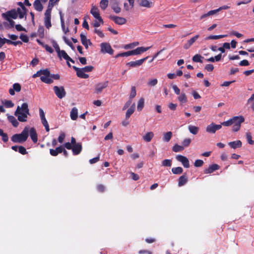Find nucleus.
<instances>
[{
	"instance_id": "nucleus-1",
	"label": "nucleus",
	"mask_w": 254,
	"mask_h": 254,
	"mask_svg": "<svg viewBox=\"0 0 254 254\" xmlns=\"http://www.w3.org/2000/svg\"><path fill=\"white\" fill-rule=\"evenodd\" d=\"M14 115L17 117V120L19 122H27L28 115H30L28 104L27 103H23L21 107L18 106L14 112Z\"/></svg>"
},
{
	"instance_id": "nucleus-2",
	"label": "nucleus",
	"mask_w": 254,
	"mask_h": 254,
	"mask_svg": "<svg viewBox=\"0 0 254 254\" xmlns=\"http://www.w3.org/2000/svg\"><path fill=\"white\" fill-rule=\"evenodd\" d=\"M50 70L48 68L41 69L32 75L33 78L40 76L41 80L46 84H50L53 82V80L49 78Z\"/></svg>"
},
{
	"instance_id": "nucleus-3",
	"label": "nucleus",
	"mask_w": 254,
	"mask_h": 254,
	"mask_svg": "<svg viewBox=\"0 0 254 254\" xmlns=\"http://www.w3.org/2000/svg\"><path fill=\"white\" fill-rule=\"evenodd\" d=\"M29 128L25 127L22 131L19 134H15L11 138L12 141L15 143H23L28 137Z\"/></svg>"
},
{
	"instance_id": "nucleus-4",
	"label": "nucleus",
	"mask_w": 254,
	"mask_h": 254,
	"mask_svg": "<svg viewBox=\"0 0 254 254\" xmlns=\"http://www.w3.org/2000/svg\"><path fill=\"white\" fill-rule=\"evenodd\" d=\"M232 130L234 132L238 131L241 126L242 123L245 121V118L242 116H235L232 118Z\"/></svg>"
},
{
	"instance_id": "nucleus-5",
	"label": "nucleus",
	"mask_w": 254,
	"mask_h": 254,
	"mask_svg": "<svg viewBox=\"0 0 254 254\" xmlns=\"http://www.w3.org/2000/svg\"><path fill=\"white\" fill-rule=\"evenodd\" d=\"M1 16L5 20H8L9 19H15L17 18V12L15 9H12L5 13H2Z\"/></svg>"
},
{
	"instance_id": "nucleus-6",
	"label": "nucleus",
	"mask_w": 254,
	"mask_h": 254,
	"mask_svg": "<svg viewBox=\"0 0 254 254\" xmlns=\"http://www.w3.org/2000/svg\"><path fill=\"white\" fill-rule=\"evenodd\" d=\"M53 90L56 96L60 99L63 98L66 95V91L64 87L62 86L60 87L54 86Z\"/></svg>"
},
{
	"instance_id": "nucleus-7",
	"label": "nucleus",
	"mask_w": 254,
	"mask_h": 254,
	"mask_svg": "<svg viewBox=\"0 0 254 254\" xmlns=\"http://www.w3.org/2000/svg\"><path fill=\"white\" fill-rule=\"evenodd\" d=\"M90 13L94 16V18L98 19L102 24H103V20L100 15L99 9L97 6L94 5H92V7L90 10Z\"/></svg>"
},
{
	"instance_id": "nucleus-8",
	"label": "nucleus",
	"mask_w": 254,
	"mask_h": 254,
	"mask_svg": "<svg viewBox=\"0 0 254 254\" xmlns=\"http://www.w3.org/2000/svg\"><path fill=\"white\" fill-rule=\"evenodd\" d=\"M101 52L103 53H108L110 55L113 54L114 50L111 45L107 43H102L101 44Z\"/></svg>"
},
{
	"instance_id": "nucleus-9",
	"label": "nucleus",
	"mask_w": 254,
	"mask_h": 254,
	"mask_svg": "<svg viewBox=\"0 0 254 254\" xmlns=\"http://www.w3.org/2000/svg\"><path fill=\"white\" fill-rule=\"evenodd\" d=\"M176 158L177 161L182 163L185 168H188L190 167L189 159L186 156L182 155H178L176 156Z\"/></svg>"
},
{
	"instance_id": "nucleus-10",
	"label": "nucleus",
	"mask_w": 254,
	"mask_h": 254,
	"mask_svg": "<svg viewBox=\"0 0 254 254\" xmlns=\"http://www.w3.org/2000/svg\"><path fill=\"white\" fill-rule=\"evenodd\" d=\"M108 86V81H104L97 84L95 86V93L96 94L101 93L103 90L106 88Z\"/></svg>"
},
{
	"instance_id": "nucleus-11",
	"label": "nucleus",
	"mask_w": 254,
	"mask_h": 254,
	"mask_svg": "<svg viewBox=\"0 0 254 254\" xmlns=\"http://www.w3.org/2000/svg\"><path fill=\"white\" fill-rule=\"evenodd\" d=\"M72 68L76 71V75L78 77L84 79L88 78L89 75L86 74L84 71L81 69V68H79L75 66H73Z\"/></svg>"
},
{
	"instance_id": "nucleus-12",
	"label": "nucleus",
	"mask_w": 254,
	"mask_h": 254,
	"mask_svg": "<svg viewBox=\"0 0 254 254\" xmlns=\"http://www.w3.org/2000/svg\"><path fill=\"white\" fill-rule=\"evenodd\" d=\"M110 18L114 21L115 23L119 25H123L126 23L127 20L124 17H119L117 16L111 15Z\"/></svg>"
},
{
	"instance_id": "nucleus-13",
	"label": "nucleus",
	"mask_w": 254,
	"mask_h": 254,
	"mask_svg": "<svg viewBox=\"0 0 254 254\" xmlns=\"http://www.w3.org/2000/svg\"><path fill=\"white\" fill-rule=\"evenodd\" d=\"M80 37L81 43L86 49H88V44L89 45H92V43L91 42L90 40L89 39H87L86 36L83 34H81L80 35Z\"/></svg>"
},
{
	"instance_id": "nucleus-14",
	"label": "nucleus",
	"mask_w": 254,
	"mask_h": 254,
	"mask_svg": "<svg viewBox=\"0 0 254 254\" xmlns=\"http://www.w3.org/2000/svg\"><path fill=\"white\" fill-rule=\"evenodd\" d=\"M82 147L81 143H77V144L72 145V151L73 154L77 155L79 154L82 150Z\"/></svg>"
},
{
	"instance_id": "nucleus-15",
	"label": "nucleus",
	"mask_w": 254,
	"mask_h": 254,
	"mask_svg": "<svg viewBox=\"0 0 254 254\" xmlns=\"http://www.w3.org/2000/svg\"><path fill=\"white\" fill-rule=\"evenodd\" d=\"M64 149V146L63 145H61L57 147L55 149H50V153L53 156H56L59 153L63 152Z\"/></svg>"
},
{
	"instance_id": "nucleus-16",
	"label": "nucleus",
	"mask_w": 254,
	"mask_h": 254,
	"mask_svg": "<svg viewBox=\"0 0 254 254\" xmlns=\"http://www.w3.org/2000/svg\"><path fill=\"white\" fill-rule=\"evenodd\" d=\"M220 166L216 164H212L210 165L208 168L204 169V173L205 174H211L216 170L219 169Z\"/></svg>"
},
{
	"instance_id": "nucleus-17",
	"label": "nucleus",
	"mask_w": 254,
	"mask_h": 254,
	"mask_svg": "<svg viewBox=\"0 0 254 254\" xmlns=\"http://www.w3.org/2000/svg\"><path fill=\"white\" fill-rule=\"evenodd\" d=\"M199 38V35H196L194 37H192L189 40L187 41V42L184 44V48L185 49H188Z\"/></svg>"
},
{
	"instance_id": "nucleus-18",
	"label": "nucleus",
	"mask_w": 254,
	"mask_h": 254,
	"mask_svg": "<svg viewBox=\"0 0 254 254\" xmlns=\"http://www.w3.org/2000/svg\"><path fill=\"white\" fill-rule=\"evenodd\" d=\"M12 87L13 88H10L9 90V93L11 95H14L15 91L19 92L21 90V85L18 83H14Z\"/></svg>"
},
{
	"instance_id": "nucleus-19",
	"label": "nucleus",
	"mask_w": 254,
	"mask_h": 254,
	"mask_svg": "<svg viewBox=\"0 0 254 254\" xmlns=\"http://www.w3.org/2000/svg\"><path fill=\"white\" fill-rule=\"evenodd\" d=\"M188 179L186 173L180 177L178 180V186L182 187L185 185L188 182Z\"/></svg>"
},
{
	"instance_id": "nucleus-20",
	"label": "nucleus",
	"mask_w": 254,
	"mask_h": 254,
	"mask_svg": "<svg viewBox=\"0 0 254 254\" xmlns=\"http://www.w3.org/2000/svg\"><path fill=\"white\" fill-rule=\"evenodd\" d=\"M30 136L34 143H36L37 142V134L36 129L34 127H32L30 129Z\"/></svg>"
},
{
	"instance_id": "nucleus-21",
	"label": "nucleus",
	"mask_w": 254,
	"mask_h": 254,
	"mask_svg": "<svg viewBox=\"0 0 254 254\" xmlns=\"http://www.w3.org/2000/svg\"><path fill=\"white\" fill-rule=\"evenodd\" d=\"M228 145L232 148L236 149L237 148H240L241 147H242V143L241 140H238L236 141L230 142L228 143Z\"/></svg>"
},
{
	"instance_id": "nucleus-22",
	"label": "nucleus",
	"mask_w": 254,
	"mask_h": 254,
	"mask_svg": "<svg viewBox=\"0 0 254 254\" xmlns=\"http://www.w3.org/2000/svg\"><path fill=\"white\" fill-rule=\"evenodd\" d=\"M143 64V59L136 61H131L127 64V65L129 67H136L137 66H139Z\"/></svg>"
},
{
	"instance_id": "nucleus-23",
	"label": "nucleus",
	"mask_w": 254,
	"mask_h": 254,
	"mask_svg": "<svg viewBox=\"0 0 254 254\" xmlns=\"http://www.w3.org/2000/svg\"><path fill=\"white\" fill-rule=\"evenodd\" d=\"M33 6L35 9L38 11H41L43 9V6L40 0H35Z\"/></svg>"
},
{
	"instance_id": "nucleus-24",
	"label": "nucleus",
	"mask_w": 254,
	"mask_h": 254,
	"mask_svg": "<svg viewBox=\"0 0 254 254\" xmlns=\"http://www.w3.org/2000/svg\"><path fill=\"white\" fill-rule=\"evenodd\" d=\"M51 18V15L45 14L44 24L45 27L48 29H49L52 26Z\"/></svg>"
},
{
	"instance_id": "nucleus-25",
	"label": "nucleus",
	"mask_w": 254,
	"mask_h": 254,
	"mask_svg": "<svg viewBox=\"0 0 254 254\" xmlns=\"http://www.w3.org/2000/svg\"><path fill=\"white\" fill-rule=\"evenodd\" d=\"M143 53V47H138L136 49L129 51V56L132 55H137Z\"/></svg>"
},
{
	"instance_id": "nucleus-26",
	"label": "nucleus",
	"mask_w": 254,
	"mask_h": 254,
	"mask_svg": "<svg viewBox=\"0 0 254 254\" xmlns=\"http://www.w3.org/2000/svg\"><path fill=\"white\" fill-rule=\"evenodd\" d=\"M39 115L43 125L44 126L48 124V123L45 118L44 112L41 108L39 109Z\"/></svg>"
},
{
	"instance_id": "nucleus-27",
	"label": "nucleus",
	"mask_w": 254,
	"mask_h": 254,
	"mask_svg": "<svg viewBox=\"0 0 254 254\" xmlns=\"http://www.w3.org/2000/svg\"><path fill=\"white\" fill-rule=\"evenodd\" d=\"M215 124L213 123L207 126L206 128V131L207 132L214 133L216 131Z\"/></svg>"
},
{
	"instance_id": "nucleus-28",
	"label": "nucleus",
	"mask_w": 254,
	"mask_h": 254,
	"mask_svg": "<svg viewBox=\"0 0 254 254\" xmlns=\"http://www.w3.org/2000/svg\"><path fill=\"white\" fill-rule=\"evenodd\" d=\"M70 116L71 119L74 121L76 120L78 117V110L76 108L73 107L70 111Z\"/></svg>"
},
{
	"instance_id": "nucleus-29",
	"label": "nucleus",
	"mask_w": 254,
	"mask_h": 254,
	"mask_svg": "<svg viewBox=\"0 0 254 254\" xmlns=\"http://www.w3.org/2000/svg\"><path fill=\"white\" fill-rule=\"evenodd\" d=\"M16 11L17 12V16L18 15L19 18L20 19H22L24 17H25V18H26L25 15L27 12V9L23 10L22 9L18 7Z\"/></svg>"
},
{
	"instance_id": "nucleus-30",
	"label": "nucleus",
	"mask_w": 254,
	"mask_h": 254,
	"mask_svg": "<svg viewBox=\"0 0 254 254\" xmlns=\"http://www.w3.org/2000/svg\"><path fill=\"white\" fill-rule=\"evenodd\" d=\"M7 118L9 122L12 124L14 127H16L18 126L19 123L14 117L13 116H9Z\"/></svg>"
},
{
	"instance_id": "nucleus-31",
	"label": "nucleus",
	"mask_w": 254,
	"mask_h": 254,
	"mask_svg": "<svg viewBox=\"0 0 254 254\" xmlns=\"http://www.w3.org/2000/svg\"><path fill=\"white\" fill-rule=\"evenodd\" d=\"M227 35H210L205 38L206 40H217L222 38L227 37Z\"/></svg>"
},
{
	"instance_id": "nucleus-32",
	"label": "nucleus",
	"mask_w": 254,
	"mask_h": 254,
	"mask_svg": "<svg viewBox=\"0 0 254 254\" xmlns=\"http://www.w3.org/2000/svg\"><path fill=\"white\" fill-rule=\"evenodd\" d=\"M154 133L153 132H148L144 135V140L146 142H150L152 138L154 137Z\"/></svg>"
},
{
	"instance_id": "nucleus-33",
	"label": "nucleus",
	"mask_w": 254,
	"mask_h": 254,
	"mask_svg": "<svg viewBox=\"0 0 254 254\" xmlns=\"http://www.w3.org/2000/svg\"><path fill=\"white\" fill-rule=\"evenodd\" d=\"M57 54L58 57L61 60L62 59V58L64 59L65 60H66L69 57V56L64 50H61L60 52Z\"/></svg>"
},
{
	"instance_id": "nucleus-34",
	"label": "nucleus",
	"mask_w": 254,
	"mask_h": 254,
	"mask_svg": "<svg viewBox=\"0 0 254 254\" xmlns=\"http://www.w3.org/2000/svg\"><path fill=\"white\" fill-rule=\"evenodd\" d=\"M135 105L133 104L127 111L126 119H128L134 111Z\"/></svg>"
},
{
	"instance_id": "nucleus-35",
	"label": "nucleus",
	"mask_w": 254,
	"mask_h": 254,
	"mask_svg": "<svg viewBox=\"0 0 254 254\" xmlns=\"http://www.w3.org/2000/svg\"><path fill=\"white\" fill-rule=\"evenodd\" d=\"M203 57L199 54L195 55L192 58V60L195 63H202V59Z\"/></svg>"
},
{
	"instance_id": "nucleus-36",
	"label": "nucleus",
	"mask_w": 254,
	"mask_h": 254,
	"mask_svg": "<svg viewBox=\"0 0 254 254\" xmlns=\"http://www.w3.org/2000/svg\"><path fill=\"white\" fill-rule=\"evenodd\" d=\"M172 136V132L171 131H168L164 133L163 139L165 142H169Z\"/></svg>"
},
{
	"instance_id": "nucleus-37",
	"label": "nucleus",
	"mask_w": 254,
	"mask_h": 254,
	"mask_svg": "<svg viewBox=\"0 0 254 254\" xmlns=\"http://www.w3.org/2000/svg\"><path fill=\"white\" fill-rule=\"evenodd\" d=\"M188 128L190 132L194 135L196 134L199 130V128L194 126H189Z\"/></svg>"
},
{
	"instance_id": "nucleus-38",
	"label": "nucleus",
	"mask_w": 254,
	"mask_h": 254,
	"mask_svg": "<svg viewBox=\"0 0 254 254\" xmlns=\"http://www.w3.org/2000/svg\"><path fill=\"white\" fill-rule=\"evenodd\" d=\"M172 172L174 174H181L183 172V169L181 167H174L172 169Z\"/></svg>"
},
{
	"instance_id": "nucleus-39",
	"label": "nucleus",
	"mask_w": 254,
	"mask_h": 254,
	"mask_svg": "<svg viewBox=\"0 0 254 254\" xmlns=\"http://www.w3.org/2000/svg\"><path fill=\"white\" fill-rule=\"evenodd\" d=\"M184 149V146L176 144L173 147L172 150L175 152H178Z\"/></svg>"
},
{
	"instance_id": "nucleus-40",
	"label": "nucleus",
	"mask_w": 254,
	"mask_h": 254,
	"mask_svg": "<svg viewBox=\"0 0 254 254\" xmlns=\"http://www.w3.org/2000/svg\"><path fill=\"white\" fill-rule=\"evenodd\" d=\"M246 139L249 144L251 145L254 144V140H252V136L251 133L247 132L246 134Z\"/></svg>"
},
{
	"instance_id": "nucleus-41",
	"label": "nucleus",
	"mask_w": 254,
	"mask_h": 254,
	"mask_svg": "<svg viewBox=\"0 0 254 254\" xmlns=\"http://www.w3.org/2000/svg\"><path fill=\"white\" fill-rule=\"evenodd\" d=\"M108 0H101L100 2V6L102 10H105L108 5Z\"/></svg>"
},
{
	"instance_id": "nucleus-42",
	"label": "nucleus",
	"mask_w": 254,
	"mask_h": 254,
	"mask_svg": "<svg viewBox=\"0 0 254 254\" xmlns=\"http://www.w3.org/2000/svg\"><path fill=\"white\" fill-rule=\"evenodd\" d=\"M178 100L182 103H185L187 102V98L185 93H182L178 97Z\"/></svg>"
},
{
	"instance_id": "nucleus-43",
	"label": "nucleus",
	"mask_w": 254,
	"mask_h": 254,
	"mask_svg": "<svg viewBox=\"0 0 254 254\" xmlns=\"http://www.w3.org/2000/svg\"><path fill=\"white\" fill-rule=\"evenodd\" d=\"M6 20L9 22V24L6 22H4L3 25L5 26H7L8 28H13L14 26L15 22L12 19H9L8 20Z\"/></svg>"
},
{
	"instance_id": "nucleus-44",
	"label": "nucleus",
	"mask_w": 254,
	"mask_h": 254,
	"mask_svg": "<svg viewBox=\"0 0 254 254\" xmlns=\"http://www.w3.org/2000/svg\"><path fill=\"white\" fill-rule=\"evenodd\" d=\"M37 33L40 38H43L44 36V28L42 26H40L38 27Z\"/></svg>"
},
{
	"instance_id": "nucleus-45",
	"label": "nucleus",
	"mask_w": 254,
	"mask_h": 254,
	"mask_svg": "<svg viewBox=\"0 0 254 254\" xmlns=\"http://www.w3.org/2000/svg\"><path fill=\"white\" fill-rule=\"evenodd\" d=\"M162 165L165 167H171L172 160L170 159H165L162 162Z\"/></svg>"
},
{
	"instance_id": "nucleus-46",
	"label": "nucleus",
	"mask_w": 254,
	"mask_h": 254,
	"mask_svg": "<svg viewBox=\"0 0 254 254\" xmlns=\"http://www.w3.org/2000/svg\"><path fill=\"white\" fill-rule=\"evenodd\" d=\"M191 140L190 138H186L182 142V146H184V148L188 147Z\"/></svg>"
},
{
	"instance_id": "nucleus-47",
	"label": "nucleus",
	"mask_w": 254,
	"mask_h": 254,
	"mask_svg": "<svg viewBox=\"0 0 254 254\" xmlns=\"http://www.w3.org/2000/svg\"><path fill=\"white\" fill-rule=\"evenodd\" d=\"M204 164V162L203 160L200 159H197L195 161L194 163V166L195 167H201Z\"/></svg>"
},
{
	"instance_id": "nucleus-48",
	"label": "nucleus",
	"mask_w": 254,
	"mask_h": 254,
	"mask_svg": "<svg viewBox=\"0 0 254 254\" xmlns=\"http://www.w3.org/2000/svg\"><path fill=\"white\" fill-rule=\"evenodd\" d=\"M3 104L6 108H12L14 106V104L10 100H5Z\"/></svg>"
},
{
	"instance_id": "nucleus-49",
	"label": "nucleus",
	"mask_w": 254,
	"mask_h": 254,
	"mask_svg": "<svg viewBox=\"0 0 254 254\" xmlns=\"http://www.w3.org/2000/svg\"><path fill=\"white\" fill-rule=\"evenodd\" d=\"M112 8L116 13H118L121 11V8L118 6L117 3L113 4Z\"/></svg>"
},
{
	"instance_id": "nucleus-50",
	"label": "nucleus",
	"mask_w": 254,
	"mask_h": 254,
	"mask_svg": "<svg viewBox=\"0 0 254 254\" xmlns=\"http://www.w3.org/2000/svg\"><path fill=\"white\" fill-rule=\"evenodd\" d=\"M19 38L24 43H28L29 42V37L25 34H21Z\"/></svg>"
},
{
	"instance_id": "nucleus-51",
	"label": "nucleus",
	"mask_w": 254,
	"mask_h": 254,
	"mask_svg": "<svg viewBox=\"0 0 254 254\" xmlns=\"http://www.w3.org/2000/svg\"><path fill=\"white\" fill-rule=\"evenodd\" d=\"M94 67L92 65H88L86 66L83 68H81V69H82L84 72H89L92 71Z\"/></svg>"
},
{
	"instance_id": "nucleus-52",
	"label": "nucleus",
	"mask_w": 254,
	"mask_h": 254,
	"mask_svg": "<svg viewBox=\"0 0 254 254\" xmlns=\"http://www.w3.org/2000/svg\"><path fill=\"white\" fill-rule=\"evenodd\" d=\"M54 5V4H50V2H49V4H48L47 9V10H46V11L45 12V14L51 15L52 9Z\"/></svg>"
},
{
	"instance_id": "nucleus-53",
	"label": "nucleus",
	"mask_w": 254,
	"mask_h": 254,
	"mask_svg": "<svg viewBox=\"0 0 254 254\" xmlns=\"http://www.w3.org/2000/svg\"><path fill=\"white\" fill-rule=\"evenodd\" d=\"M153 3L148 0H144V7L147 8L151 7L153 6Z\"/></svg>"
},
{
	"instance_id": "nucleus-54",
	"label": "nucleus",
	"mask_w": 254,
	"mask_h": 254,
	"mask_svg": "<svg viewBox=\"0 0 254 254\" xmlns=\"http://www.w3.org/2000/svg\"><path fill=\"white\" fill-rule=\"evenodd\" d=\"M18 151L22 155H25L27 153V152L25 147L22 146H18Z\"/></svg>"
},
{
	"instance_id": "nucleus-55",
	"label": "nucleus",
	"mask_w": 254,
	"mask_h": 254,
	"mask_svg": "<svg viewBox=\"0 0 254 254\" xmlns=\"http://www.w3.org/2000/svg\"><path fill=\"white\" fill-rule=\"evenodd\" d=\"M138 45V42H134V43H130L129 44L126 45L125 46L124 48L126 49L133 48L135 46H137Z\"/></svg>"
},
{
	"instance_id": "nucleus-56",
	"label": "nucleus",
	"mask_w": 254,
	"mask_h": 254,
	"mask_svg": "<svg viewBox=\"0 0 254 254\" xmlns=\"http://www.w3.org/2000/svg\"><path fill=\"white\" fill-rule=\"evenodd\" d=\"M157 79H153L149 81L147 83V84L149 86H154L157 83Z\"/></svg>"
},
{
	"instance_id": "nucleus-57",
	"label": "nucleus",
	"mask_w": 254,
	"mask_h": 254,
	"mask_svg": "<svg viewBox=\"0 0 254 254\" xmlns=\"http://www.w3.org/2000/svg\"><path fill=\"white\" fill-rule=\"evenodd\" d=\"M143 108V98H141L138 102L137 105V110L140 111Z\"/></svg>"
},
{
	"instance_id": "nucleus-58",
	"label": "nucleus",
	"mask_w": 254,
	"mask_h": 254,
	"mask_svg": "<svg viewBox=\"0 0 254 254\" xmlns=\"http://www.w3.org/2000/svg\"><path fill=\"white\" fill-rule=\"evenodd\" d=\"M65 135L64 133L61 132L58 138V141L61 143H63L64 141V140L65 138Z\"/></svg>"
},
{
	"instance_id": "nucleus-59",
	"label": "nucleus",
	"mask_w": 254,
	"mask_h": 254,
	"mask_svg": "<svg viewBox=\"0 0 254 254\" xmlns=\"http://www.w3.org/2000/svg\"><path fill=\"white\" fill-rule=\"evenodd\" d=\"M49 78H50L51 79H54L55 80H59L60 79V75L59 74H51L50 72V76H49Z\"/></svg>"
},
{
	"instance_id": "nucleus-60",
	"label": "nucleus",
	"mask_w": 254,
	"mask_h": 254,
	"mask_svg": "<svg viewBox=\"0 0 254 254\" xmlns=\"http://www.w3.org/2000/svg\"><path fill=\"white\" fill-rule=\"evenodd\" d=\"M232 123L233 122L231 118L227 121L223 122V123H222V125L224 126L229 127L232 125Z\"/></svg>"
},
{
	"instance_id": "nucleus-61",
	"label": "nucleus",
	"mask_w": 254,
	"mask_h": 254,
	"mask_svg": "<svg viewBox=\"0 0 254 254\" xmlns=\"http://www.w3.org/2000/svg\"><path fill=\"white\" fill-rule=\"evenodd\" d=\"M61 25H62V29L65 34H66V33H67L69 31V29L68 28H65L64 21L62 18H61Z\"/></svg>"
},
{
	"instance_id": "nucleus-62",
	"label": "nucleus",
	"mask_w": 254,
	"mask_h": 254,
	"mask_svg": "<svg viewBox=\"0 0 254 254\" xmlns=\"http://www.w3.org/2000/svg\"><path fill=\"white\" fill-rule=\"evenodd\" d=\"M136 95V90L134 86L131 87L130 98H133Z\"/></svg>"
},
{
	"instance_id": "nucleus-63",
	"label": "nucleus",
	"mask_w": 254,
	"mask_h": 254,
	"mask_svg": "<svg viewBox=\"0 0 254 254\" xmlns=\"http://www.w3.org/2000/svg\"><path fill=\"white\" fill-rule=\"evenodd\" d=\"M204 68L208 71H212L214 69V66L212 64H207L205 66Z\"/></svg>"
},
{
	"instance_id": "nucleus-64",
	"label": "nucleus",
	"mask_w": 254,
	"mask_h": 254,
	"mask_svg": "<svg viewBox=\"0 0 254 254\" xmlns=\"http://www.w3.org/2000/svg\"><path fill=\"white\" fill-rule=\"evenodd\" d=\"M97 189L98 191L100 192H103L105 190V187L104 185L100 184L97 186Z\"/></svg>"
}]
</instances>
